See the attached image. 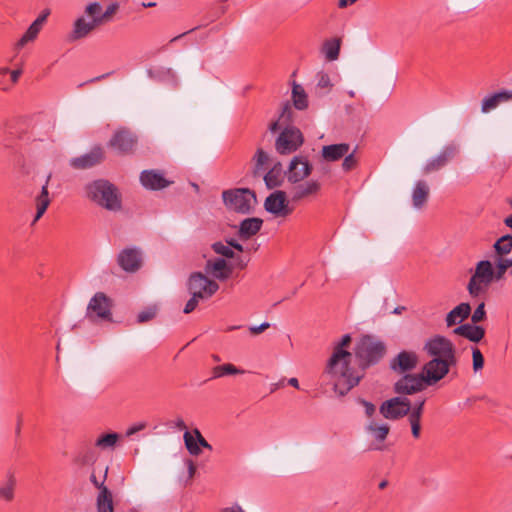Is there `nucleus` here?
<instances>
[{"mask_svg":"<svg viewBox=\"0 0 512 512\" xmlns=\"http://www.w3.org/2000/svg\"><path fill=\"white\" fill-rule=\"evenodd\" d=\"M351 341L350 334H345L334 344L332 354L321 375L323 383L331 385L333 391L340 396L346 395L363 378V373L351 366L353 354L345 349Z\"/></svg>","mask_w":512,"mask_h":512,"instance_id":"obj_1","label":"nucleus"},{"mask_svg":"<svg viewBox=\"0 0 512 512\" xmlns=\"http://www.w3.org/2000/svg\"><path fill=\"white\" fill-rule=\"evenodd\" d=\"M424 351L432 357L424 365L431 381L442 380L451 369L457 366L456 348L450 339L442 335H435L428 339Z\"/></svg>","mask_w":512,"mask_h":512,"instance_id":"obj_2","label":"nucleus"},{"mask_svg":"<svg viewBox=\"0 0 512 512\" xmlns=\"http://www.w3.org/2000/svg\"><path fill=\"white\" fill-rule=\"evenodd\" d=\"M88 199L109 211H119L122 207L121 197L114 184L105 179L88 183L85 187Z\"/></svg>","mask_w":512,"mask_h":512,"instance_id":"obj_3","label":"nucleus"},{"mask_svg":"<svg viewBox=\"0 0 512 512\" xmlns=\"http://www.w3.org/2000/svg\"><path fill=\"white\" fill-rule=\"evenodd\" d=\"M354 353L359 361V367L355 369L364 374L366 368L377 364L384 357L386 346L383 341L371 335H365L357 342Z\"/></svg>","mask_w":512,"mask_h":512,"instance_id":"obj_4","label":"nucleus"},{"mask_svg":"<svg viewBox=\"0 0 512 512\" xmlns=\"http://www.w3.org/2000/svg\"><path fill=\"white\" fill-rule=\"evenodd\" d=\"M222 199L225 206L241 214H249L257 203L256 194L249 188H235L224 190Z\"/></svg>","mask_w":512,"mask_h":512,"instance_id":"obj_5","label":"nucleus"},{"mask_svg":"<svg viewBox=\"0 0 512 512\" xmlns=\"http://www.w3.org/2000/svg\"><path fill=\"white\" fill-rule=\"evenodd\" d=\"M493 282H495L493 263L487 259L480 260L468 281L467 290L471 296L476 297L483 291V286L487 287Z\"/></svg>","mask_w":512,"mask_h":512,"instance_id":"obj_6","label":"nucleus"},{"mask_svg":"<svg viewBox=\"0 0 512 512\" xmlns=\"http://www.w3.org/2000/svg\"><path fill=\"white\" fill-rule=\"evenodd\" d=\"M438 381H431L428 373L423 369L421 374H405L394 383V392L399 396L413 395L423 391L426 386Z\"/></svg>","mask_w":512,"mask_h":512,"instance_id":"obj_7","label":"nucleus"},{"mask_svg":"<svg viewBox=\"0 0 512 512\" xmlns=\"http://www.w3.org/2000/svg\"><path fill=\"white\" fill-rule=\"evenodd\" d=\"M304 143L300 129L295 126H286L275 141V150L281 155H288L297 151Z\"/></svg>","mask_w":512,"mask_h":512,"instance_id":"obj_8","label":"nucleus"},{"mask_svg":"<svg viewBox=\"0 0 512 512\" xmlns=\"http://www.w3.org/2000/svg\"><path fill=\"white\" fill-rule=\"evenodd\" d=\"M111 308V299L105 293L97 292L88 303L86 318L92 322L98 320L110 321L112 318Z\"/></svg>","mask_w":512,"mask_h":512,"instance_id":"obj_9","label":"nucleus"},{"mask_svg":"<svg viewBox=\"0 0 512 512\" xmlns=\"http://www.w3.org/2000/svg\"><path fill=\"white\" fill-rule=\"evenodd\" d=\"M411 410V401L405 396H396L382 402L380 414L388 420H398L408 415Z\"/></svg>","mask_w":512,"mask_h":512,"instance_id":"obj_10","label":"nucleus"},{"mask_svg":"<svg viewBox=\"0 0 512 512\" xmlns=\"http://www.w3.org/2000/svg\"><path fill=\"white\" fill-rule=\"evenodd\" d=\"M188 289L191 295L207 299L211 297L219 289V285L209 279L201 272H194L188 280Z\"/></svg>","mask_w":512,"mask_h":512,"instance_id":"obj_11","label":"nucleus"},{"mask_svg":"<svg viewBox=\"0 0 512 512\" xmlns=\"http://www.w3.org/2000/svg\"><path fill=\"white\" fill-rule=\"evenodd\" d=\"M137 142L136 135L130 130L123 128L113 134L108 145L119 154L126 155L134 152Z\"/></svg>","mask_w":512,"mask_h":512,"instance_id":"obj_12","label":"nucleus"},{"mask_svg":"<svg viewBox=\"0 0 512 512\" xmlns=\"http://www.w3.org/2000/svg\"><path fill=\"white\" fill-rule=\"evenodd\" d=\"M312 172V165L304 156H294L286 172L290 183L296 184L307 178Z\"/></svg>","mask_w":512,"mask_h":512,"instance_id":"obj_13","label":"nucleus"},{"mask_svg":"<svg viewBox=\"0 0 512 512\" xmlns=\"http://www.w3.org/2000/svg\"><path fill=\"white\" fill-rule=\"evenodd\" d=\"M457 153V147L454 144H448L442 148L440 153L430 158L423 166V173L430 174L439 171L451 161Z\"/></svg>","mask_w":512,"mask_h":512,"instance_id":"obj_14","label":"nucleus"},{"mask_svg":"<svg viewBox=\"0 0 512 512\" xmlns=\"http://www.w3.org/2000/svg\"><path fill=\"white\" fill-rule=\"evenodd\" d=\"M265 210L276 216H287L292 212L289 208L284 191L277 190L270 194L264 203Z\"/></svg>","mask_w":512,"mask_h":512,"instance_id":"obj_15","label":"nucleus"},{"mask_svg":"<svg viewBox=\"0 0 512 512\" xmlns=\"http://www.w3.org/2000/svg\"><path fill=\"white\" fill-rule=\"evenodd\" d=\"M204 271L206 275L213 277L214 279L225 281L227 280L232 272L233 267L224 258H213L206 261Z\"/></svg>","mask_w":512,"mask_h":512,"instance_id":"obj_16","label":"nucleus"},{"mask_svg":"<svg viewBox=\"0 0 512 512\" xmlns=\"http://www.w3.org/2000/svg\"><path fill=\"white\" fill-rule=\"evenodd\" d=\"M119 266L126 272L133 273L142 265V255L138 248H125L117 257Z\"/></svg>","mask_w":512,"mask_h":512,"instance_id":"obj_17","label":"nucleus"},{"mask_svg":"<svg viewBox=\"0 0 512 512\" xmlns=\"http://www.w3.org/2000/svg\"><path fill=\"white\" fill-rule=\"evenodd\" d=\"M418 356L412 351H401L390 361V368L397 373H407L416 368Z\"/></svg>","mask_w":512,"mask_h":512,"instance_id":"obj_18","label":"nucleus"},{"mask_svg":"<svg viewBox=\"0 0 512 512\" xmlns=\"http://www.w3.org/2000/svg\"><path fill=\"white\" fill-rule=\"evenodd\" d=\"M140 182L148 190H161L172 183L164 177L162 172L153 169L142 171Z\"/></svg>","mask_w":512,"mask_h":512,"instance_id":"obj_19","label":"nucleus"},{"mask_svg":"<svg viewBox=\"0 0 512 512\" xmlns=\"http://www.w3.org/2000/svg\"><path fill=\"white\" fill-rule=\"evenodd\" d=\"M102 160L103 151L101 148L97 147L84 155L72 158L69 163L72 168L82 170L91 168L99 164Z\"/></svg>","mask_w":512,"mask_h":512,"instance_id":"obj_20","label":"nucleus"},{"mask_svg":"<svg viewBox=\"0 0 512 512\" xmlns=\"http://www.w3.org/2000/svg\"><path fill=\"white\" fill-rule=\"evenodd\" d=\"M99 22L87 20L85 17H79L73 24V29L70 32L68 39L76 41L87 37L94 29L99 26Z\"/></svg>","mask_w":512,"mask_h":512,"instance_id":"obj_21","label":"nucleus"},{"mask_svg":"<svg viewBox=\"0 0 512 512\" xmlns=\"http://www.w3.org/2000/svg\"><path fill=\"white\" fill-rule=\"evenodd\" d=\"M511 100L512 90H502L488 95L482 100L481 112L489 113L491 110L497 108L501 103L509 102Z\"/></svg>","mask_w":512,"mask_h":512,"instance_id":"obj_22","label":"nucleus"},{"mask_svg":"<svg viewBox=\"0 0 512 512\" xmlns=\"http://www.w3.org/2000/svg\"><path fill=\"white\" fill-rule=\"evenodd\" d=\"M453 332L456 335L462 336L471 342L478 343L485 336V329L482 326L475 325L474 323H465L456 327Z\"/></svg>","mask_w":512,"mask_h":512,"instance_id":"obj_23","label":"nucleus"},{"mask_svg":"<svg viewBox=\"0 0 512 512\" xmlns=\"http://www.w3.org/2000/svg\"><path fill=\"white\" fill-rule=\"evenodd\" d=\"M350 150L348 143L325 145L321 150V157L327 162H336L342 159Z\"/></svg>","mask_w":512,"mask_h":512,"instance_id":"obj_24","label":"nucleus"},{"mask_svg":"<svg viewBox=\"0 0 512 512\" xmlns=\"http://www.w3.org/2000/svg\"><path fill=\"white\" fill-rule=\"evenodd\" d=\"M51 179V174H49L46 178L44 185L41 188L40 194L35 199L36 204V215L33 220V224L36 223L46 212L48 206L50 205V198L48 192V185Z\"/></svg>","mask_w":512,"mask_h":512,"instance_id":"obj_25","label":"nucleus"},{"mask_svg":"<svg viewBox=\"0 0 512 512\" xmlns=\"http://www.w3.org/2000/svg\"><path fill=\"white\" fill-rule=\"evenodd\" d=\"M471 313V306L467 302H462L459 305H457L455 308H453L447 315H446V325L448 327H452L457 323L462 322L463 320L467 319Z\"/></svg>","mask_w":512,"mask_h":512,"instance_id":"obj_26","label":"nucleus"},{"mask_svg":"<svg viewBox=\"0 0 512 512\" xmlns=\"http://www.w3.org/2000/svg\"><path fill=\"white\" fill-rule=\"evenodd\" d=\"M430 189L424 180H418L412 191V203L416 209H421L426 204L429 197Z\"/></svg>","mask_w":512,"mask_h":512,"instance_id":"obj_27","label":"nucleus"},{"mask_svg":"<svg viewBox=\"0 0 512 512\" xmlns=\"http://www.w3.org/2000/svg\"><path fill=\"white\" fill-rule=\"evenodd\" d=\"M263 224V220L260 218H247L244 219L239 225V237L242 239H248L254 235H256Z\"/></svg>","mask_w":512,"mask_h":512,"instance_id":"obj_28","label":"nucleus"},{"mask_svg":"<svg viewBox=\"0 0 512 512\" xmlns=\"http://www.w3.org/2000/svg\"><path fill=\"white\" fill-rule=\"evenodd\" d=\"M321 184L317 180H310L305 183L299 184L294 188L293 200L299 201L319 192Z\"/></svg>","mask_w":512,"mask_h":512,"instance_id":"obj_29","label":"nucleus"},{"mask_svg":"<svg viewBox=\"0 0 512 512\" xmlns=\"http://www.w3.org/2000/svg\"><path fill=\"white\" fill-rule=\"evenodd\" d=\"M365 431L369 433L377 443H383L390 431V426L387 423H377L374 419L369 420L365 426Z\"/></svg>","mask_w":512,"mask_h":512,"instance_id":"obj_30","label":"nucleus"},{"mask_svg":"<svg viewBox=\"0 0 512 512\" xmlns=\"http://www.w3.org/2000/svg\"><path fill=\"white\" fill-rule=\"evenodd\" d=\"M97 512H114L113 496L108 487H102L96 498Z\"/></svg>","mask_w":512,"mask_h":512,"instance_id":"obj_31","label":"nucleus"},{"mask_svg":"<svg viewBox=\"0 0 512 512\" xmlns=\"http://www.w3.org/2000/svg\"><path fill=\"white\" fill-rule=\"evenodd\" d=\"M269 189L279 187L283 181V171L280 162H277L263 177Z\"/></svg>","mask_w":512,"mask_h":512,"instance_id":"obj_32","label":"nucleus"},{"mask_svg":"<svg viewBox=\"0 0 512 512\" xmlns=\"http://www.w3.org/2000/svg\"><path fill=\"white\" fill-rule=\"evenodd\" d=\"M494 256L501 258H511L510 253L512 251V238L510 235L501 236L493 245Z\"/></svg>","mask_w":512,"mask_h":512,"instance_id":"obj_33","label":"nucleus"},{"mask_svg":"<svg viewBox=\"0 0 512 512\" xmlns=\"http://www.w3.org/2000/svg\"><path fill=\"white\" fill-rule=\"evenodd\" d=\"M494 263V275L495 282L501 281L504 279L505 274L509 268H512V257L511 258H501L493 256Z\"/></svg>","mask_w":512,"mask_h":512,"instance_id":"obj_34","label":"nucleus"},{"mask_svg":"<svg viewBox=\"0 0 512 512\" xmlns=\"http://www.w3.org/2000/svg\"><path fill=\"white\" fill-rule=\"evenodd\" d=\"M292 99L296 109L304 110L308 107V97L300 84L293 83Z\"/></svg>","mask_w":512,"mask_h":512,"instance_id":"obj_35","label":"nucleus"},{"mask_svg":"<svg viewBox=\"0 0 512 512\" xmlns=\"http://www.w3.org/2000/svg\"><path fill=\"white\" fill-rule=\"evenodd\" d=\"M268 161H269V155L262 148H258L253 157V162H254L253 175L255 177H259L262 175V173L265 169V166L268 164Z\"/></svg>","mask_w":512,"mask_h":512,"instance_id":"obj_36","label":"nucleus"},{"mask_svg":"<svg viewBox=\"0 0 512 512\" xmlns=\"http://www.w3.org/2000/svg\"><path fill=\"white\" fill-rule=\"evenodd\" d=\"M341 41L338 38L327 40L324 42L322 51L329 61H334L338 58L340 52Z\"/></svg>","mask_w":512,"mask_h":512,"instance_id":"obj_37","label":"nucleus"},{"mask_svg":"<svg viewBox=\"0 0 512 512\" xmlns=\"http://www.w3.org/2000/svg\"><path fill=\"white\" fill-rule=\"evenodd\" d=\"M16 486V479L12 473L7 475L5 483L0 486V498L10 502L14 498V489Z\"/></svg>","mask_w":512,"mask_h":512,"instance_id":"obj_38","label":"nucleus"},{"mask_svg":"<svg viewBox=\"0 0 512 512\" xmlns=\"http://www.w3.org/2000/svg\"><path fill=\"white\" fill-rule=\"evenodd\" d=\"M41 29V27L32 22V24L28 27L23 36L15 44V49L20 50L29 42L34 41L37 38Z\"/></svg>","mask_w":512,"mask_h":512,"instance_id":"obj_39","label":"nucleus"},{"mask_svg":"<svg viewBox=\"0 0 512 512\" xmlns=\"http://www.w3.org/2000/svg\"><path fill=\"white\" fill-rule=\"evenodd\" d=\"M244 371L238 369L233 364H223L219 366H215L212 369V378H220L226 375H236V374H243Z\"/></svg>","mask_w":512,"mask_h":512,"instance_id":"obj_40","label":"nucleus"},{"mask_svg":"<svg viewBox=\"0 0 512 512\" xmlns=\"http://www.w3.org/2000/svg\"><path fill=\"white\" fill-rule=\"evenodd\" d=\"M119 439V434L113 432L101 435L95 442V446L101 449L113 448Z\"/></svg>","mask_w":512,"mask_h":512,"instance_id":"obj_41","label":"nucleus"},{"mask_svg":"<svg viewBox=\"0 0 512 512\" xmlns=\"http://www.w3.org/2000/svg\"><path fill=\"white\" fill-rule=\"evenodd\" d=\"M183 439H184L186 449L188 450V452L191 455H193V456L200 455L201 449L199 447V444H198L196 438L194 437L193 432L191 433L189 431H185V433L183 435Z\"/></svg>","mask_w":512,"mask_h":512,"instance_id":"obj_42","label":"nucleus"},{"mask_svg":"<svg viewBox=\"0 0 512 512\" xmlns=\"http://www.w3.org/2000/svg\"><path fill=\"white\" fill-rule=\"evenodd\" d=\"M426 398L418 397L414 403H411V410L408 413V418L421 419L424 411Z\"/></svg>","mask_w":512,"mask_h":512,"instance_id":"obj_43","label":"nucleus"},{"mask_svg":"<svg viewBox=\"0 0 512 512\" xmlns=\"http://www.w3.org/2000/svg\"><path fill=\"white\" fill-rule=\"evenodd\" d=\"M356 149L350 151L343 157L344 160L342 162V169L346 172L353 170L356 168L358 164V159L355 155Z\"/></svg>","mask_w":512,"mask_h":512,"instance_id":"obj_44","label":"nucleus"},{"mask_svg":"<svg viewBox=\"0 0 512 512\" xmlns=\"http://www.w3.org/2000/svg\"><path fill=\"white\" fill-rule=\"evenodd\" d=\"M212 249L216 254H219L225 258H233L234 251L230 248L229 244H224L222 242H215L212 244Z\"/></svg>","mask_w":512,"mask_h":512,"instance_id":"obj_45","label":"nucleus"},{"mask_svg":"<svg viewBox=\"0 0 512 512\" xmlns=\"http://www.w3.org/2000/svg\"><path fill=\"white\" fill-rule=\"evenodd\" d=\"M85 12L91 17V21H98V18H101L102 15V6L98 2H92L87 5Z\"/></svg>","mask_w":512,"mask_h":512,"instance_id":"obj_46","label":"nucleus"},{"mask_svg":"<svg viewBox=\"0 0 512 512\" xmlns=\"http://www.w3.org/2000/svg\"><path fill=\"white\" fill-rule=\"evenodd\" d=\"M472 362L474 372H478L479 370L483 369L484 357L482 352L477 347L472 348Z\"/></svg>","mask_w":512,"mask_h":512,"instance_id":"obj_47","label":"nucleus"},{"mask_svg":"<svg viewBox=\"0 0 512 512\" xmlns=\"http://www.w3.org/2000/svg\"><path fill=\"white\" fill-rule=\"evenodd\" d=\"M95 471L96 469H94V471L92 472L91 476H90V481L92 482V484L99 490V491H102V487H107L105 485V481H106V478H107V474H108V467L106 466L102 472H103V475L101 477V479L99 480L97 477H96V474H95Z\"/></svg>","mask_w":512,"mask_h":512,"instance_id":"obj_48","label":"nucleus"},{"mask_svg":"<svg viewBox=\"0 0 512 512\" xmlns=\"http://www.w3.org/2000/svg\"><path fill=\"white\" fill-rule=\"evenodd\" d=\"M119 9L118 3H111L105 10V12H102L101 18H98L99 24H103L111 19V17L116 13V11Z\"/></svg>","mask_w":512,"mask_h":512,"instance_id":"obj_49","label":"nucleus"},{"mask_svg":"<svg viewBox=\"0 0 512 512\" xmlns=\"http://www.w3.org/2000/svg\"><path fill=\"white\" fill-rule=\"evenodd\" d=\"M486 319V311L484 302L480 303L471 316L472 323L476 324Z\"/></svg>","mask_w":512,"mask_h":512,"instance_id":"obj_50","label":"nucleus"},{"mask_svg":"<svg viewBox=\"0 0 512 512\" xmlns=\"http://www.w3.org/2000/svg\"><path fill=\"white\" fill-rule=\"evenodd\" d=\"M156 308L155 307H149L143 311H141L137 316V322L138 323H145L150 321L156 316Z\"/></svg>","mask_w":512,"mask_h":512,"instance_id":"obj_51","label":"nucleus"},{"mask_svg":"<svg viewBox=\"0 0 512 512\" xmlns=\"http://www.w3.org/2000/svg\"><path fill=\"white\" fill-rule=\"evenodd\" d=\"M10 69L7 67H0V87L3 91H8L11 88V85L8 81Z\"/></svg>","mask_w":512,"mask_h":512,"instance_id":"obj_52","label":"nucleus"},{"mask_svg":"<svg viewBox=\"0 0 512 512\" xmlns=\"http://www.w3.org/2000/svg\"><path fill=\"white\" fill-rule=\"evenodd\" d=\"M411 426V433L415 439H418L421 435V419L408 418Z\"/></svg>","mask_w":512,"mask_h":512,"instance_id":"obj_53","label":"nucleus"},{"mask_svg":"<svg viewBox=\"0 0 512 512\" xmlns=\"http://www.w3.org/2000/svg\"><path fill=\"white\" fill-rule=\"evenodd\" d=\"M203 299L204 298H202V297H196V296L192 295V297L187 301L183 312L185 314H189V313L193 312L195 310V308L197 307L199 301L203 300Z\"/></svg>","mask_w":512,"mask_h":512,"instance_id":"obj_54","label":"nucleus"},{"mask_svg":"<svg viewBox=\"0 0 512 512\" xmlns=\"http://www.w3.org/2000/svg\"><path fill=\"white\" fill-rule=\"evenodd\" d=\"M193 434L200 448L203 447L208 450H212V446L206 441V439L202 436L201 432L198 429H194Z\"/></svg>","mask_w":512,"mask_h":512,"instance_id":"obj_55","label":"nucleus"},{"mask_svg":"<svg viewBox=\"0 0 512 512\" xmlns=\"http://www.w3.org/2000/svg\"><path fill=\"white\" fill-rule=\"evenodd\" d=\"M359 402L364 406L366 416L371 418L376 412L375 405L369 401L364 400V399H361Z\"/></svg>","mask_w":512,"mask_h":512,"instance_id":"obj_56","label":"nucleus"},{"mask_svg":"<svg viewBox=\"0 0 512 512\" xmlns=\"http://www.w3.org/2000/svg\"><path fill=\"white\" fill-rule=\"evenodd\" d=\"M269 327H270V324L268 322H263L258 326H250L249 331L252 335H257V334L264 332Z\"/></svg>","mask_w":512,"mask_h":512,"instance_id":"obj_57","label":"nucleus"},{"mask_svg":"<svg viewBox=\"0 0 512 512\" xmlns=\"http://www.w3.org/2000/svg\"><path fill=\"white\" fill-rule=\"evenodd\" d=\"M50 15V10L45 9L41 12V14L33 21L36 25L42 28L43 24L47 20V17Z\"/></svg>","mask_w":512,"mask_h":512,"instance_id":"obj_58","label":"nucleus"},{"mask_svg":"<svg viewBox=\"0 0 512 512\" xmlns=\"http://www.w3.org/2000/svg\"><path fill=\"white\" fill-rule=\"evenodd\" d=\"M21 74H22V70L21 69L10 70L8 76L10 77V82L9 83H10L11 86L18 82Z\"/></svg>","mask_w":512,"mask_h":512,"instance_id":"obj_59","label":"nucleus"},{"mask_svg":"<svg viewBox=\"0 0 512 512\" xmlns=\"http://www.w3.org/2000/svg\"><path fill=\"white\" fill-rule=\"evenodd\" d=\"M330 85L331 84H330L329 76L325 73H321L319 75V79H318V86L321 88H326V87H329Z\"/></svg>","mask_w":512,"mask_h":512,"instance_id":"obj_60","label":"nucleus"},{"mask_svg":"<svg viewBox=\"0 0 512 512\" xmlns=\"http://www.w3.org/2000/svg\"><path fill=\"white\" fill-rule=\"evenodd\" d=\"M146 427V424L141 422V423H138V424H135L133 426H131L127 431H126V435L127 436H131L141 430H143L144 428Z\"/></svg>","mask_w":512,"mask_h":512,"instance_id":"obj_61","label":"nucleus"},{"mask_svg":"<svg viewBox=\"0 0 512 512\" xmlns=\"http://www.w3.org/2000/svg\"><path fill=\"white\" fill-rule=\"evenodd\" d=\"M219 512H246L239 504L235 503L232 506L224 507Z\"/></svg>","mask_w":512,"mask_h":512,"instance_id":"obj_62","label":"nucleus"},{"mask_svg":"<svg viewBox=\"0 0 512 512\" xmlns=\"http://www.w3.org/2000/svg\"><path fill=\"white\" fill-rule=\"evenodd\" d=\"M186 465L188 468L189 478H192L196 473V466H195L194 462L190 459L186 460Z\"/></svg>","mask_w":512,"mask_h":512,"instance_id":"obj_63","label":"nucleus"},{"mask_svg":"<svg viewBox=\"0 0 512 512\" xmlns=\"http://www.w3.org/2000/svg\"><path fill=\"white\" fill-rule=\"evenodd\" d=\"M227 243L229 244L231 249L234 248V249H236L239 252H243L244 251L243 246L240 243H238L236 240L232 239V240L228 241Z\"/></svg>","mask_w":512,"mask_h":512,"instance_id":"obj_64","label":"nucleus"}]
</instances>
